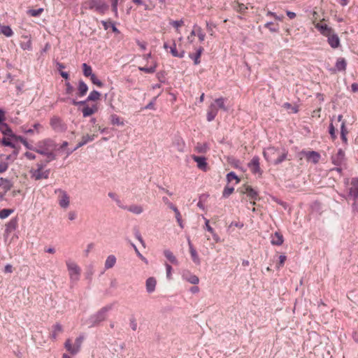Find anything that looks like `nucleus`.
<instances>
[{"label":"nucleus","instance_id":"obj_1","mask_svg":"<svg viewBox=\"0 0 358 358\" xmlns=\"http://www.w3.org/2000/svg\"><path fill=\"white\" fill-rule=\"evenodd\" d=\"M56 150V143L50 138H45L38 141L34 148V152L45 156L48 159V162L55 159V151Z\"/></svg>","mask_w":358,"mask_h":358},{"label":"nucleus","instance_id":"obj_2","mask_svg":"<svg viewBox=\"0 0 358 358\" xmlns=\"http://www.w3.org/2000/svg\"><path fill=\"white\" fill-rule=\"evenodd\" d=\"M287 152L274 147H270L266 149L264 152V157L267 162L278 164L283 162L287 157Z\"/></svg>","mask_w":358,"mask_h":358},{"label":"nucleus","instance_id":"obj_3","mask_svg":"<svg viewBox=\"0 0 358 358\" xmlns=\"http://www.w3.org/2000/svg\"><path fill=\"white\" fill-rule=\"evenodd\" d=\"M226 99L223 97L215 99L207 109L206 118L208 122L213 121L217 115L218 110L222 109L224 111L227 110L225 106Z\"/></svg>","mask_w":358,"mask_h":358},{"label":"nucleus","instance_id":"obj_4","mask_svg":"<svg viewBox=\"0 0 358 358\" xmlns=\"http://www.w3.org/2000/svg\"><path fill=\"white\" fill-rule=\"evenodd\" d=\"M30 177L31 179L35 180H39L41 179H48L50 174L49 169H44L43 165L41 164H37L36 169H31L30 171Z\"/></svg>","mask_w":358,"mask_h":358},{"label":"nucleus","instance_id":"obj_5","mask_svg":"<svg viewBox=\"0 0 358 358\" xmlns=\"http://www.w3.org/2000/svg\"><path fill=\"white\" fill-rule=\"evenodd\" d=\"M66 265L69 271L70 278L72 280H78L81 273V269L80 266L75 262L71 259H68L66 261Z\"/></svg>","mask_w":358,"mask_h":358},{"label":"nucleus","instance_id":"obj_6","mask_svg":"<svg viewBox=\"0 0 358 358\" xmlns=\"http://www.w3.org/2000/svg\"><path fill=\"white\" fill-rule=\"evenodd\" d=\"M14 141H17L15 138H11L10 136H5L2 139V144L5 146H9L13 148V153L6 156V160L13 161L18 153V150L15 148Z\"/></svg>","mask_w":358,"mask_h":358},{"label":"nucleus","instance_id":"obj_7","mask_svg":"<svg viewBox=\"0 0 358 358\" xmlns=\"http://www.w3.org/2000/svg\"><path fill=\"white\" fill-rule=\"evenodd\" d=\"M13 186V183L10 180L0 177V201L4 200L5 195Z\"/></svg>","mask_w":358,"mask_h":358},{"label":"nucleus","instance_id":"obj_8","mask_svg":"<svg viewBox=\"0 0 358 358\" xmlns=\"http://www.w3.org/2000/svg\"><path fill=\"white\" fill-rule=\"evenodd\" d=\"M52 129L56 132H64L66 130V125L62 120L57 116H53L50 121Z\"/></svg>","mask_w":358,"mask_h":358},{"label":"nucleus","instance_id":"obj_9","mask_svg":"<svg viewBox=\"0 0 358 358\" xmlns=\"http://www.w3.org/2000/svg\"><path fill=\"white\" fill-rule=\"evenodd\" d=\"M241 192L242 194H245L249 197V199L251 200L250 203L252 205H255V201L259 199L258 193L256 190H255L250 185H244L241 189Z\"/></svg>","mask_w":358,"mask_h":358},{"label":"nucleus","instance_id":"obj_10","mask_svg":"<svg viewBox=\"0 0 358 358\" xmlns=\"http://www.w3.org/2000/svg\"><path fill=\"white\" fill-rule=\"evenodd\" d=\"M248 167L253 174H257L259 177H262L263 171L260 168L259 157H253L251 161L248 163Z\"/></svg>","mask_w":358,"mask_h":358},{"label":"nucleus","instance_id":"obj_11","mask_svg":"<svg viewBox=\"0 0 358 358\" xmlns=\"http://www.w3.org/2000/svg\"><path fill=\"white\" fill-rule=\"evenodd\" d=\"M55 192L58 194V202L59 206L64 208H68L70 203V199L67 193L61 189H56Z\"/></svg>","mask_w":358,"mask_h":358},{"label":"nucleus","instance_id":"obj_12","mask_svg":"<svg viewBox=\"0 0 358 358\" xmlns=\"http://www.w3.org/2000/svg\"><path fill=\"white\" fill-rule=\"evenodd\" d=\"M83 6L85 8H95L96 10L101 13H103L105 9L104 5L101 4L99 0H86L83 3Z\"/></svg>","mask_w":358,"mask_h":358},{"label":"nucleus","instance_id":"obj_13","mask_svg":"<svg viewBox=\"0 0 358 358\" xmlns=\"http://www.w3.org/2000/svg\"><path fill=\"white\" fill-rule=\"evenodd\" d=\"M315 27L320 31V33L325 37L329 36L334 32L333 29L327 24L324 22L317 23Z\"/></svg>","mask_w":358,"mask_h":358},{"label":"nucleus","instance_id":"obj_14","mask_svg":"<svg viewBox=\"0 0 358 358\" xmlns=\"http://www.w3.org/2000/svg\"><path fill=\"white\" fill-rule=\"evenodd\" d=\"M157 66H158V64H157V61L155 59H152L150 62V66H148L147 64L143 66H138V69H139V71H143L145 73H154L156 71Z\"/></svg>","mask_w":358,"mask_h":358},{"label":"nucleus","instance_id":"obj_15","mask_svg":"<svg viewBox=\"0 0 358 358\" xmlns=\"http://www.w3.org/2000/svg\"><path fill=\"white\" fill-rule=\"evenodd\" d=\"M192 159L196 162L197 167L203 171H206L208 169V164L206 162V159L204 157H199L196 155H192Z\"/></svg>","mask_w":358,"mask_h":358},{"label":"nucleus","instance_id":"obj_16","mask_svg":"<svg viewBox=\"0 0 358 358\" xmlns=\"http://www.w3.org/2000/svg\"><path fill=\"white\" fill-rule=\"evenodd\" d=\"M349 196L352 199L358 197V179L352 178L349 187Z\"/></svg>","mask_w":358,"mask_h":358},{"label":"nucleus","instance_id":"obj_17","mask_svg":"<svg viewBox=\"0 0 358 358\" xmlns=\"http://www.w3.org/2000/svg\"><path fill=\"white\" fill-rule=\"evenodd\" d=\"M327 38L328 43L332 48L336 49L340 46V45H341L340 38H339L338 36L336 34H335L334 32H333L331 35H329Z\"/></svg>","mask_w":358,"mask_h":358},{"label":"nucleus","instance_id":"obj_18","mask_svg":"<svg viewBox=\"0 0 358 358\" xmlns=\"http://www.w3.org/2000/svg\"><path fill=\"white\" fill-rule=\"evenodd\" d=\"M188 245H189V253L191 255V258L194 264L196 265H199L201 264V260L199 257V255L196 250V249L194 248L193 245L191 243V241L188 239Z\"/></svg>","mask_w":358,"mask_h":358},{"label":"nucleus","instance_id":"obj_19","mask_svg":"<svg viewBox=\"0 0 358 358\" xmlns=\"http://www.w3.org/2000/svg\"><path fill=\"white\" fill-rule=\"evenodd\" d=\"M192 35H196L201 42L203 41L206 38V33L203 31L202 28L197 24H194L193 26Z\"/></svg>","mask_w":358,"mask_h":358},{"label":"nucleus","instance_id":"obj_20","mask_svg":"<svg viewBox=\"0 0 358 358\" xmlns=\"http://www.w3.org/2000/svg\"><path fill=\"white\" fill-rule=\"evenodd\" d=\"M63 331L62 326L59 324L56 323L52 327L51 332L50 334V338L54 341H55L59 334H61Z\"/></svg>","mask_w":358,"mask_h":358},{"label":"nucleus","instance_id":"obj_21","mask_svg":"<svg viewBox=\"0 0 358 358\" xmlns=\"http://www.w3.org/2000/svg\"><path fill=\"white\" fill-rule=\"evenodd\" d=\"M101 94L99 92L93 90L91 92L86 101L77 102L73 101V105L84 104L87 101H97L100 99Z\"/></svg>","mask_w":358,"mask_h":358},{"label":"nucleus","instance_id":"obj_22","mask_svg":"<svg viewBox=\"0 0 358 358\" xmlns=\"http://www.w3.org/2000/svg\"><path fill=\"white\" fill-rule=\"evenodd\" d=\"M284 239L281 233L276 231L271 236V243L274 245H281L283 243Z\"/></svg>","mask_w":358,"mask_h":358},{"label":"nucleus","instance_id":"obj_23","mask_svg":"<svg viewBox=\"0 0 358 358\" xmlns=\"http://www.w3.org/2000/svg\"><path fill=\"white\" fill-rule=\"evenodd\" d=\"M65 349L72 355H76L79 352L78 348L72 343V341L70 338L66 340L64 343Z\"/></svg>","mask_w":358,"mask_h":358},{"label":"nucleus","instance_id":"obj_24","mask_svg":"<svg viewBox=\"0 0 358 358\" xmlns=\"http://www.w3.org/2000/svg\"><path fill=\"white\" fill-rule=\"evenodd\" d=\"M0 131L5 136H10L11 138H15L17 139L16 135H15L10 128L6 124V123H2L0 124Z\"/></svg>","mask_w":358,"mask_h":358},{"label":"nucleus","instance_id":"obj_25","mask_svg":"<svg viewBox=\"0 0 358 358\" xmlns=\"http://www.w3.org/2000/svg\"><path fill=\"white\" fill-rule=\"evenodd\" d=\"M157 285V280L153 277H150L146 280L145 286L147 292L149 293H152L155 290Z\"/></svg>","mask_w":358,"mask_h":358},{"label":"nucleus","instance_id":"obj_26","mask_svg":"<svg viewBox=\"0 0 358 358\" xmlns=\"http://www.w3.org/2000/svg\"><path fill=\"white\" fill-rule=\"evenodd\" d=\"M182 278L184 280L193 285H197L199 282V278L196 275L189 272L183 273Z\"/></svg>","mask_w":358,"mask_h":358},{"label":"nucleus","instance_id":"obj_27","mask_svg":"<svg viewBox=\"0 0 358 358\" xmlns=\"http://www.w3.org/2000/svg\"><path fill=\"white\" fill-rule=\"evenodd\" d=\"M22 38L24 41H21L20 47L26 50H32V41L30 37L27 36H23Z\"/></svg>","mask_w":358,"mask_h":358},{"label":"nucleus","instance_id":"obj_28","mask_svg":"<svg viewBox=\"0 0 358 358\" xmlns=\"http://www.w3.org/2000/svg\"><path fill=\"white\" fill-rule=\"evenodd\" d=\"M98 110V107L96 105H93L92 107L85 106L83 108L82 112L84 117L90 116Z\"/></svg>","mask_w":358,"mask_h":358},{"label":"nucleus","instance_id":"obj_29","mask_svg":"<svg viewBox=\"0 0 358 358\" xmlns=\"http://www.w3.org/2000/svg\"><path fill=\"white\" fill-rule=\"evenodd\" d=\"M203 51L202 47H199L196 49L195 54H190L189 57L194 60V64L197 65L200 63V57Z\"/></svg>","mask_w":358,"mask_h":358},{"label":"nucleus","instance_id":"obj_30","mask_svg":"<svg viewBox=\"0 0 358 358\" xmlns=\"http://www.w3.org/2000/svg\"><path fill=\"white\" fill-rule=\"evenodd\" d=\"M110 121L113 125L124 126V122L123 118L120 117L116 114H112L110 116Z\"/></svg>","mask_w":358,"mask_h":358},{"label":"nucleus","instance_id":"obj_31","mask_svg":"<svg viewBox=\"0 0 358 358\" xmlns=\"http://www.w3.org/2000/svg\"><path fill=\"white\" fill-rule=\"evenodd\" d=\"M108 310L109 308L107 307L101 308L95 315V321L99 322L104 320L106 318V313Z\"/></svg>","mask_w":358,"mask_h":358},{"label":"nucleus","instance_id":"obj_32","mask_svg":"<svg viewBox=\"0 0 358 358\" xmlns=\"http://www.w3.org/2000/svg\"><path fill=\"white\" fill-rule=\"evenodd\" d=\"M194 150L198 153L205 154L209 150L208 145L206 143H197Z\"/></svg>","mask_w":358,"mask_h":358},{"label":"nucleus","instance_id":"obj_33","mask_svg":"<svg viewBox=\"0 0 358 358\" xmlns=\"http://www.w3.org/2000/svg\"><path fill=\"white\" fill-rule=\"evenodd\" d=\"M164 255L166 258L173 264L178 265V262L176 256L173 254V252L169 250H165L164 251Z\"/></svg>","mask_w":358,"mask_h":358},{"label":"nucleus","instance_id":"obj_34","mask_svg":"<svg viewBox=\"0 0 358 358\" xmlns=\"http://www.w3.org/2000/svg\"><path fill=\"white\" fill-rule=\"evenodd\" d=\"M170 52L173 57L182 58L185 56V51L178 52L176 49V42L173 41V45L170 47Z\"/></svg>","mask_w":358,"mask_h":358},{"label":"nucleus","instance_id":"obj_35","mask_svg":"<svg viewBox=\"0 0 358 358\" xmlns=\"http://www.w3.org/2000/svg\"><path fill=\"white\" fill-rule=\"evenodd\" d=\"M347 66L346 60L344 58H338L336 62L335 67L338 71H345Z\"/></svg>","mask_w":358,"mask_h":358},{"label":"nucleus","instance_id":"obj_36","mask_svg":"<svg viewBox=\"0 0 358 358\" xmlns=\"http://www.w3.org/2000/svg\"><path fill=\"white\" fill-rule=\"evenodd\" d=\"M115 263H116V257L113 255H109L106 258V262H105V268L109 269V268H113L115 266Z\"/></svg>","mask_w":358,"mask_h":358},{"label":"nucleus","instance_id":"obj_37","mask_svg":"<svg viewBox=\"0 0 358 358\" xmlns=\"http://www.w3.org/2000/svg\"><path fill=\"white\" fill-rule=\"evenodd\" d=\"M78 95L80 96H83L86 94V93L88 90V87H87V84L85 83L83 80H80L79 84H78Z\"/></svg>","mask_w":358,"mask_h":358},{"label":"nucleus","instance_id":"obj_38","mask_svg":"<svg viewBox=\"0 0 358 358\" xmlns=\"http://www.w3.org/2000/svg\"><path fill=\"white\" fill-rule=\"evenodd\" d=\"M0 34L6 37H10L13 35V31L9 26L0 25Z\"/></svg>","mask_w":358,"mask_h":358},{"label":"nucleus","instance_id":"obj_39","mask_svg":"<svg viewBox=\"0 0 358 358\" xmlns=\"http://www.w3.org/2000/svg\"><path fill=\"white\" fill-rule=\"evenodd\" d=\"M42 128H43V127L41 124L35 123L33 125L32 129H26L23 128V131L26 134H33L35 131L36 133H39L41 131V130L42 129Z\"/></svg>","mask_w":358,"mask_h":358},{"label":"nucleus","instance_id":"obj_40","mask_svg":"<svg viewBox=\"0 0 358 358\" xmlns=\"http://www.w3.org/2000/svg\"><path fill=\"white\" fill-rule=\"evenodd\" d=\"M348 131L345 127V122L343 121L341 124V137L342 141L346 143L348 141L347 134Z\"/></svg>","mask_w":358,"mask_h":358},{"label":"nucleus","instance_id":"obj_41","mask_svg":"<svg viewBox=\"0 0 358 358\" xmlns=\"http://www.w3.org/2000/svg\"><path fill=\"white\" fill-rule=\"evenodd\" d=\"M348 131L345 127V122L343 121L341 124V137L342 141L346 143L348 141L347 134Z\"/></svg>","mask_w":358,"mask_h":358},{"label":"nucleus","instance_id":"obj_42","mask_svg":"<svg viewBox=\"0 0 358 358\" xmlns=\"http://www.w3.org/2000/svg\"><path fill=\"white\" fill-rule=\"evenodd\" d=\"M172 210L175 213V217H176V221H177L178 225L180 226V227L181 229H183L184 228V223H183V220H182V218L181 213H180L179 210L178 209L177 207H176Z\"/></svg>","mask_w":358,"mask_h":358},{"label":"nucleus","instance_id":"obj_43","mask_svg":"<svg viewBox=\"0 0 358 358\" xmlns=\"http://www.w3.org/2000/svg\"><path fill=\"white\" fill-rule=\"evenodd\" d=\"M127 209L129 211H130V212H131V213H133L134 214H136V215H139V214H141L143 211V207L141 206H138V205L130 206Z\"/></svg>","mask_w":358,"mask_h":358},{"label":"nucleus","instance_id":"obj_44","mask_svg":"<svg viewBox=\"0 0 358 358\" xmlns=\"http://www.w3.org/2000/svg\"><path fill=\"white\" fill-rule=\"evenodd\" d=\"M83 74L85 77H90L94 73H92V69L90 66L87 65L86 63H83L82 65Z\"/></svg>","mask_w":358,"mask_h":358},{"label":"nucleus","instance_id":"obj_45","mask_svg":"<svg viewBox=\"0 0 358 358\" xmlns=\"http://www.w3.org/2000/svg\"><path fill=\"white\" fill-rule=\"evenodd\" d=\"M282 107L286 109L289 113H296L298 112L297 106H292L289 103H285Z\"/></svg>","mask_w":358,"mask_h":358},{"label":"nucleus","instance_id":"obj_46","mask_svg":"<svg viewBox=\"0 0 358 358\" xmlns=\"http://www.w3.org/2000/svg\"><path fill=\"white\" fill-rule=\"evenodd\" d=\"M17 140L20 141L27 149L34 152L35 146H33L31 144H29L25 138H24L22 136H17Z\"/></svg>","mask_w":358,"mask_h":358},{"label":"nucleus","instance_id":"obj_47","mask_svg":"<svg viewBox=\"0 0 358 358\" xmlns=\"http://www.w3.org/2000/svg\"><path fill=\"white\" fill-rule=\"evenodd\" d=\"M14 210L13 209L3 208L0 210V218L3 220L10 216Z\"/></svg>","mask_w":358,"mask_h":358},{"label":"nucleus","instance_id":"obj_48","mask_svg":"<svg viewBox=\"0 0 358 358\" xmlns=\"http://www.w3.org/2000/svg\"><path fill=\"white\" fill-rule=\"evenodd\" d=\"M234 10L239 13L243 14L248 10V7L243 3L237 2L236 6H234Z\"/></svg>","mask_w":358,"mask_h":358},{"label":"nucleus","instance_id":"obj_49","mask_svg":"<svg viewBox=\"0 0 358 358\" xmlns=\"http://www.w3.org/2000/svg\"><path fill=\"white\" fill-rule=\"evenodd\" d=\"M227 179L228 182H232L233 180L236 181V184L239 183L240 179L236 175L234 172H230L227 175Z\"/></svg>","mask_w":358,"mask_h":358},{"label":"nucleus","instance_id":"obj_50","mask_svg":"<svg viewBox=\"0 0 358 358\" xmlns=\"http://www.w3.org/2000/svg\"><path fill=\"white\" fill-rule=\"evenodd\" d=\"M344 152L342 150H339L336 157L333 158L334 164L341 163L344 159Z\"/></svg>","mask_w":358,"mask_h":358},{"label":"nucleus","instance_id":"obj_51","mask_svg":"<svg viewBox=\"0 0 358 358\" xmlns=\"http://www.w3.org/2000/svg\"><path fill=\"white\" fill-rule=\"evenodd\" d=\"M43 12V8L31 9L28 11V14L33 17H38Z\"/></svg>","mask_w":358,"mask_h":358},{"label":"nucleus","instance_id":"obj_52","mask_svg":"<svg viewBox=\"0 0 358 358\" xmlns=\"http://www.w3.org/2000/svg\"><path fill=\"white\" fill-rule=\"evenodd\" d=\"M95 137H96V135L95 134H86L83 136L81 141H83L85 144H87V143L92 141Z\"/></svg>","mask_w":358,"mask_h":358},{"label":"nucleus","instance_id":"obj_53","mask_svg":"<svg viewBox=\"0 0 358 358\" xmlns=\"http://www.w3.org/2000/svg\"><path fill=\"white\" fill-rule=\"evenodd\" d=\"M90 80L93 84L99 87H101L103 85V83L97 78L95 74H93L90 76Z\"/></svg>","mask_w":358,"mask_h":358},{"label":"nucleus","instance_id":"obj_54","mask_svg":"<svg viewBox=\"0 0 358 358\" xmlns=\"http://www.w3.org/2000/svg\"><path fill=\"white\" fill-rule=\"evenodd\" d=\"M84 338H85L84 336L81 335V336H78V338H76L75 340L74 345H76V347L78 348V350L79 352L80 350L81 345L84 341Z\"/></svg>","mask_w":358,"mask_h":358},{"label":"nucleus","instance_id":"obj_55","mask_svg":"<svg viewBox=\"0 0 358 358\" xmlns=\"http://www.w3.org/2000/svg\"><path fill=\"white\" fill-rule=\"evenodd\" d=\"M265 27L268 29L271 32H277L278 31V26H275L273 22H267Z\"/></svg>","mask_w":358,"mask_h":358},{"label":"nucleus","instance_id":"obj_56","mask_svg":"<svg viewBox=\"0 0 358 358\" xmlns=\"http://www.w3.org/2000/svg\"><path fill=\"white\" fill-rule=\"evenodd\" d=\"M162 201L164 203L165 205H166L171 210H173L176 206L173 203H171L169 199L166 197V196H164L162 198Z\"/></svg>","mask_w":358,"mask_h":358},{"label":"nucleus","instance_id":"obj_57","mask_svg":"<svg viewBox=\"0 0 358 358\" xmlns=\"http://www.w3.org/2000/svg\"><path fill=\"white\" fill-rule=\"evenodd\" d=\"M24 157L29 160H34L36 159V155L31 151H27L24 153Z\"/></svg>","mask_w":358,"mask_h":358},{"label":"nucleus","instance_id":"obj_58","mask_svg":"<svg viewBox=\"0 0 358 358\" xmlns=\"http://www.w3.org/2000/svg\"><path fill=\"white\" fill-rule=\"evenodd\" d=\"M171 24L178 31V28L183 26L184 21L182 20L173 21L171 22Z\"/></svg>","mask_w":358,"mask_h":358},{"label":"nucleus","instance_id":"obj_59","mask_svg":"<svg viewBox=\"0 0 358 358\" xmlns=\"http://www.w3.org/2000/svg\"><path fill=\"white\" fill-rule=\"evenodd\" d=\"M286 259H287V257L285 255H280L279 262L277 264L278 268H280V267L284 266V264H285Z\"/></svg>","mask_w":358,"mask_h":358},{"label":"nucleus","instance_id":"obj_60","mask_svg":"<svg viewBox=\"0 0 358 358\" xmlns=\"http://www.w3.org/2000/svg\"><path fill=\"white\" fill-rule=\"evenodd\" d=\"M8 168V164L7 162L3 161L0 162V173H3L6 171Z\"/></svg>","mask_w":358,"mask_h":358},{"label":"nucleus","instance_id":"obj_61","mask_svg":"<svg viewBox=\"0 0 358 358\" xmlns=\"http://www.w3.org/2000/svg\"><path fill=\"white\" fill-rule=\"evenodd\" d=\"M234 190V187H225L223 191V196H229L230 194L233 193Z\"/></svg>","mask_w":358,"mask_h":358},{"label":"nucleus","instance_id":"obj_62","mask_svg":"<svg viewBox=\"0 0 358 358\" xmlns=\"http://www.w3.org/2000/svg\"><path fill=\"white\" fill-rule=\"evenodd\" d=\"M117 3L118 0H112V10L116 16L117 15Z\"/></svg>","mask_w":358,"mask_h":358},{"label":"nucleus","instance_id":"obj_63","mask_svg":"<svg viewBox=\"0 0 358 358\" xmlns=\"http://www.w3.org/2000/svg\"><path fill=\"white\" fill-rule=\"evenodd\" d=\"M205 227L210 234H213L214 229L210 227V222L208 219H205Z\"/></svg>","mask_w":358,"mask_h":358},{"label":"nucleus","instance_id":"obj_64","mask_svg":"<svg viewBox=\"0 0 358 358\" xmlns=\"http://www.w3.org/2000/svg\"><path fill=\"white\" fill-rule=\"evenodd\" d=\"M354 202L352 203L353 211L358 213V196L353 198Z\"/></svg>","mask_w":358,"mask_h":358}]
</instances>
